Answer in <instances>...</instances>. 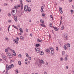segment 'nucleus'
<instances>
[{"label": "nucleus", "instance_id": "26", "mask_svg": "<svg viewBox=\"0 0 74 74\" xmlns=\"http://www.w3.org/2000/svg\"><path fill=\"white\" fill-rule=\"evenodd\" d=\"M46 52H50V51H49V49H46Z\"/></svg>", "mask_w": 74, "mask_h": 74}, {"label": "nucleus", "instance_id": "55", "mask_svg": "<svg viewBox=\"0 0 74 74\" xmlns=\"http://www.w3.org/2000/svg\"><path fill=\"white\" fill-rule=\"evenodd\" d=\"M26 31L27 32H28V29H26Z\"/></svg>", "mask_w": 74, "mask_h": 74}, {"label": "nucleus", "instance_id": "49", "mask_svg": "<svg viewBox=\"0 0 74 74\" xmlns=\"http://www.w3.org/2000/svg\"><path fill=\"white\" fill-rule=\"evenodd\" d=\"M22 34V33L20 32L19 33H18V35H19L20 36H21Z\"/></svg>", "mask_w": 74, "mask_h": 74}, {"label": "nucleus", "instance_id": "52", "mask_svg": "<svg viewBox=\"0 0 74 74\" xmlns=\"http://www.w3.org/2000/svg\"><path fill=\"white\" fill-rule=\"evenodd\" d=\"M5 74H8V71H6V72L5 73Z\"/></svg>", "mask_w": 74, "mask_h": 74}, {"label": "nucleus", "instance_id": "32", "mask_svg": "<svg viewBox=\"0 0 74 74\" xmlns=\"http://www.w3.org/2000/svg\"><path fill=\"white\" fill-rule=\"evenodd\" d=\"M64 37L65 40H67V36H64Z\"/></svg>", "mask_w": 74, "mask_h": 74}, {"label": "nucleus", "instance_id": "4", "mask_svg": "<svg viewBox=\"0 0 74 74\" xmlns=\"http://www.w3.org/2000/svg\"><path fill=\"white\" fill-rule=\"evenodd\" d=\"M35 50L36 52L37 53L39 52L40 51V49L39 48H37L35 49Z\"/></svg>", "mask_w": 74, "mask_h": 74}, {"label": "nucleus", "instance_id": "59", "mask_svg": "<svg viewBox=\"0 0 74 74\" xmlns=\"http://www.w3.org/2000/svg\"><path fill=\"white\" fill-rule=\"evenodd\" d=\"M8 16H11V14L9 13V15H8Z\"/></svg>", "mask_w": 74, "mask_h": 74}, {"label": "nucleus", "instance_id": "13", "mask_svg": "<svg viewBox=\"0 0 74 74\" xmlns=\"http://www.w3.org/2000/svg\"><path fill=\"white\" fill-rule=\"evenodd\" d=\"M13 41L14 42H15L16 44H18V41L16 40H13Z\"/></svg>", "mask_w": 74, "mask_h": 74}, {"label": "nucleus", "instance_id": "31", "mask_svg": "<svg viewBox=\"0 0 74 74\" xmlns=\"http://www.w3.org/2000/svg\"><path fill=\"white\" fill-rule=\"evenodd\" d=\"M60 60L61 61H62V60H63V58H61L60 59Z\"/></svg>", "mask_w": 74, "mask_h": 74}, {"label": "nucleus", "instance_id": "46", "mask_svg": "<svg viewBox=\"0 0 74 74\" xmlns=\"http://www.w3.org/2000/svg\"><path fill=\"white\" fill-rule=\"evenodd\" d=\"M42 16H45V14H44V13H43L42 14Z\"/></svg>", "mask_w": 74, "mask_h": 74}, {"label": "nucleus", "instance_id": "18", "mask_svg": "<svg viewBox=\"0 0 74 74\" xmlns=\"http://www.w3.org/2000/svg\"><path fill=\"white\" fill-rule=\"evenodd\" d=\"M16 40V41H18L19 40V38L18 37L16 38L15 40Z\"/></svg>", "mask_w": 74, "mask_h": 74}, {"label": "nucleus", "instance_id": "38", "mask_svg": "<svg viewBox=\"0 0 74 74\" xmlns=\"http://www.w3.org/2000/svg\"><path fill=\"white\" fill-rule=\"evenodd\" d=\"M10 25L8 27V31H9V29H10Z\"/></svg>", "mask_w": 74, "mask_h": 74}, {"label": "nucleus", "instance_id": "11", "mask_svg": "<svg viewBox=\"0 0 74 74\" xmlns=\"http://www.w3.org/2000/svg\"><path fill=\"white\" fill-rule=\"evenodd\" d=\"M14 19L16 22H18V20L17 19V18L16 16L14 17Z\"/></svg>", "mask_w": 74, "mask_h": 74}, {"label": "nucleus", "instance_id": "44", "mask_svg": "<svg viewBox=\"0 0 74 74\" xmlns=\"http://www.w3.org/2000/svg\"><path fill=\"white\" fill-rule=\"evenodd\" d=\"M37 41L38 42H40V39H37Z\"/></svg>", "mask_w": 74, "mask_h": 74}, {"label": "nucleus", "instance_id": "41", "mask_svg": "<svg viewBox=\"0 0 74 74\" xmlns=\"http://www.w3.org/2000/svg\"><path fill=\"white\" fill-rule=\"evenodd\" d=\"M64 60H67V57H65V58Z\"/></svg>", "mask_w": 74, "mask_h": 74}, {"label": "nucleus", "instance_id": "1", "mask_svg": "<svg viewBox=\"0 0 74 74\" xmlns=\"http://www.w3.org/2000/svg\"><path fill=\"white\" fill-rule=\"evenodd\" d=\"M7 56L9 58H12V56L11 55L10 53H7Z\"/></svg>", "mask_w": 74, "mask_h": 74}, {"label": "nucleus", "instance_id": "7", "mask_svg": "<svg viewBox=\"0 0 74 74\" xmlns=\"http://www.w3.org/2000/svg\"><path fill=\"white\" fill-rule=\"evenodd\" d=\"M2 57H3V59L6 61V59L7 58H6V56H4V55H2Z\"/></svg>", "mask_w": 74, "mask_h": 74}, {"label": "nucleus", "instance_id": "2", "mask_svg": "<svg viewBox=\"0 0 74 74\" xmlns=\"http://www.w3.org/2000/svg\"><path fill=\"white\" fill-rule=\"evenodd\" d=\"M28 8V6H27V5H26L24 7V10L26 11V12H27V9Z\"/></svg>", "mask_w": 74, "mask_h": 74}, {"label": "nucleus", "instance_id": "28", "mask_svg": "<svg viewBox=\"0 0 74 74\" xmlns=\"http://www.w3.org/2000/svg\"><path fill=\"white\" fill-rule=\"evenodd\" d=\"M67 47H70V45L69 44H67Z\"/></svg>", "mask_w": 74, "mask_h": 74}, {"label": "nucleus", "instance_id": "20", "mask_svg": "<svg viewBox=\"0 0 74 74\" xmlns=\"http://www.w3.org/2000/svg\"><path fill=\"white\" fill-rule=\"evenodd\" d=\"M12 26L13 27H14L15 28V29H18V28H17V27H16L14 25H12Z\"/></svg>", "mask_w": 74, "mask_h": 74}, {"label": "nucleus", "instance_id": "43", "mask_svg": "<svg viewBox=\"0 0 74 74\" xmlns=\"http://www.w3.org/2000/svg\"><path fill=\"white\" fill-rule=\"evenodd\" d=\"M26 55L27 57H28L29 56V54H28L26 53Z\"/></svg>", "mask_w": 74, "mask_h": 74}, {"label": "nucleus", "instance_id": "29", "mask_svg": "<svg viewBox=\"0 0 74 74\" xmlns=\"http://www.w3.org/2000/svg\"><path fill=\"white\" fill-rule=\"evenodd\" d=\"M61 30H63L64 29V26H62L61 27Z\"/></svg>", "mask_w": 74, "mask_h": 74}, {"label": "nucleus", "instance_id": "19", "mask_svg": "<svg viewBox=\"0 0 74 74\" xmlns=\"http://www.w3.org/2000/svg\"><path fill=\"white\" fill-rule=\"evenodd\" d=\"M40 25V26H42V27H46L45 25H44L43 24H41Z\"/></svg>", "mask_w": 74, "mask_h": 74}, {"label": "nucleus", "instance_id": "12", "mask_svg": "<svg viewBox=\"0 0 74 74\" xmlns=\"http://www.w3.org/2000/svg\"><path fill=\"white\" fill-rule=\"evenodd\" d=\"M13 52V55L14 56H16V53H15V51L14 50L12 51Z\"/></svg>", "mask_w": 74, "mask_h": 74}, {"label": "nucleus", "instance_id": "22", "mask_svg": "<svg viewBox=\"0 0 74 74\" xmlns=\"http://www.w3.org/2000/svg\"><path fill=\"white\" fill-rule=\"evenodd\" d=\"M20 31L21 32V33H23V30H22V28H20L19 29Z\"/></svg>", "mask_w": 74, "mask_h": 74}, {"label": "nucleus", "instance_id": "21", "mask_svg": "<svg viewBox=\"0 0 74 74\" xmlns=\"http://www.w3.org/2000/svg\"><path fill=\"white\" fill-rule=\"evenodd\" d=\"M14 8L15 9H17L18 8V6L16 5L14 7Z\"/></svg>", "mask_w": 74, "mask_h": 74}, {"label": "nucleus", "instance_id": "35", "mask_svg": "<svg viewBox=\"0 0 74 74\" xmlns=\"http://www.w3.org/2000/svg\"><path fill=\"white\" fill-rule=\"evenodd\" d=\"M14 62V60H12L10 61V63H12V62Z\"/></svg>", "mask_w": 74, "mask_h": 74}, {"label": "nucleus", "instance_id": "47", "mask_svg": "<svg viewBox=\"0 0 74 74\" xmlns=\"http://www.w3.org/2000/svg\"><path fill=\"white\" fill-rule=\"evenodd\" d=\"M50 27H52V24H50Z\"/></svg>", "mask_w": 74, "mask_h": 74}, {"label": "nucleus", "instance_id": "39", "mask_svg": "<svg viewBox=\"0 0 74 74\" xmlns=\"http://www.w3.org/2000/svg\"><path fill=\"white\" fill-rule=\"evenodd\" d=\"M12 11H16V12L17 11V10L16 9H14V10H13Z\"/></svg>", "mask_w": 74, "mask_h": 74}, {"label": "nucleus", "instance_id": "23", "mask_svg": "<svg viewBox=\"0 0 74 74\" xmlns=\"http://www.w3.org/2000/svg\"><path fill=\"white\" fill-rule=\"evenodd\" d=\"M18 64L19 65H20V66H21V62L20 61H18Z\"/></svg>", "mask_w": 74, "mask_h": 74}, {"label": "nucleus", "instance_id": "17", "mask_svg": "<svg viewBox=\"0 0 74 74\" xmlns=\"http://www.w3.org/2000/svg\"><path fill=\"white\" fill-rule=\"evenodd\" d=\"M20 38L21 40H24V38L22 36H21Z\"/></svg>", "mask_w": 74, "mask_h": 74}, {"label": "nucleus", "instance_id": "62", "mask_svg": "<svg viewBox=\"0 0 74 74\" xmlns=\"http://www.w3.org/2000/svg\"><path fill=\"white\" fill-rule=\"evenodd\" d=\"M62 55H64V52H63V51L62 52Z\"/></svg>", "mask_w": 74, "mask_h": 74}, {"label": "nucleus", "instance_id": "51", "mask_svg": "<svg viewBox=\"0 0 74 74\" xmlns=\"http://www.w3.org/2000/svg\"><path fill=\"white\" fill-rule=\"evenodd\" d=\"M21 6H23V4L22 3V2H21Z\"/></svg>", "mask_w": 74, "mask_h": 74}, {"label": "nucleus", "instance_id": "25", "mask_svg": "<svg viewBox=\"0 0 74 74\" xmlns=\"http://www.w3.org/2000/svg\"><path fill=\"white\" fill-rule=\"evenodd\" d=\"M36 46L37 47H40V44H36Z\"/></svg>", "mask_w": 74, "mask_h": 74}, {"label": "nucleus", "instance_id": "60", "mask_svg": "<svg viewBox=\"0 0 74 74\" xmlns=\"http://www.w3.org/2000/svg\"><path fill=\"white\" fill-rule=\"evenodd\" d=\"M17 6L18 7H21V5H19V4H18Z\"/></svg>", "mask_w": 74, "mask_h": 74}, {"label": "nucleus", "instance_id": "27", "mask_svg": "<svg viewBox=\"0 0 74 74\" xmlns=\"http://www.w3.org/2000/svg\"><path fill=\"white\" fill-rule=\"evenodd\" d=\"M64 49H65V50L67 49V47H66V46H64Z\"/></svg>", "mask_w": 74, "mask_h": 74}, {"label": "nucleus", "instance_id": "50", "mask_svg": "<svg viewBox=\"0 0 74 74\" xmlns=\"http://www.w3.org/2000/svg\"><path fill=\"white\" fill-rule=\"evenodd\" d=\"M71 12L72 13H73V10H71Z\"/></svg>", "mask_w": 74, "mask_h": 74}, {"label": "nucleus", "instance_id": "9", "mask_svg": "<svg viewBox=\"0 0 74 74\" xmlns=\"http://www.w3.org/2000/svg\"><path fill=\"white\" fill-rule=\"evenodd\" d=\"M52 27L56 31H58V29H57V27H54L53 26Z\"/></svg>", "mask_w": 74, "mask_h": 74}, {"label": "nucleus", "instance_id": "37", "mask_svg": "<svg viewBox=\"0 0 74 74\" xmlns=\"http://www.w3.org/2000/svg\"><path fill=\"white\" fill-rule=\"evenodd\" d=\"M10 66H11V67H14V64H11Z\"/></svg>", "mask_w": 74, "mask_h": 74}, {"label": "nucleus", "instance_id": "54", "mask_svg": "<svg viewBox=\"0 0 74 74\" xmlns=\"http://www.w3.org/2000/svg\"><path fill=\"white\" fill-rule=\"evenodd\" d=\"M28 58H29V60H31V57H29Z\"/></svg>", "mask_w": 74, "mask_h": 74}, {"label": "nucleus", "instance_id": "34", "mask_svg": "<svg viewBox=\"0 0 74 74\" xmlns=\"http://www.w3.org/2000/svg\"><path fill=\"white\" fill-rule=\"evenodd\" d=\"M26 1L27 2H28V3H30L31 1H29V0H26Z\"/></svg>", "mask_w": 74, "mask_h": 74}, {"label": "nucleus", "instance_id": "36", "mask_svg": "<svg viewBox=\"0 0 74 74\" xmlns=\"http://www.w3.org/2000/svg\"><path fill=\"white\" fill-rule=\"evenodd\" d=\"M8 49H10V50H11V51H12V49H11L10 48V47H8Z\"/></svg>", "mask_w": 74, "mask_h": 74}, {"label": "nucleus", "instance_id": "33", "mask_svg": "<svg viewBox=\"0 0 74 74\" xmlns=\"http://www.w3.org/2000/svg\"><path fill=\"white\" fill-rule=\"evenodd\" d=\"M15 71H16V74H18V69H16Z\"/></svg>", "mask_w": 74, "mask_h": 74}, {"label": "nucleus", "instance_id": "6", "mask_svg": "<svg viewBox=\"0 0 74 74\" xmlns=\"http://www.w3.org/2000/svg\"><path fill=\"white\" fill-rule=\"evenodd\" d=\"M60 12L61 14H63V11H62V8H59Z\"/></svg>", "mask_w": 74, "mask_h": 74}, {"label": "nucleus", "instance_id": "53", "mask_svg": "<svg viewBox=\"0 0 74 74\" xmlns=\"http://www.w3.org/2000/svg\"><path fill=\"white\" fill-rule=\"evenodd\" d=\"M62 24V21H60V25H61V24Z\"/></svg>", "mask_w": 74, "mask_h": 74}, {"label": "nucleus", "instance_id": "16", "mask_svg": "<svg viewBox=\"0 0 74 74\" xmlns=\"http://www.w3.org/2000/svg\"><path fill=\"white\" fill-rule=\"evenodd\" d=\"M51 55H53L54 54V53H53V51L52 50L51 52Z\"/></svg>", "mask_w": 74, "mask_h": 74}, {"label": "nucleus", "instance_id": "48", "mask_svg": "<svg viewBox=\"0 0 74 74\" xmlns=\"http://www.w3.org/2000/svg\"><path fill=\"white\" fill-rule=\"evenodd\" d=\"M56 49L57 51H58L59 50V48H58V47H56Z\"/></svg>", "mask_w": 74, "mask_h": 74}, {"label": "nucleus", "instance_id": "14", "mask_svg": "<svg viewBox=\"0 0 74 74\" xmlns=\"http://www.w3.org/2000/svg\"><path fill=\"white\" fill-rule=\"evenodd\" d=\"M9 70V68H8V65H6V70L7 71H8Z\"/></svg>", "mask_w": 74, "mask_h": 74}, {"label": "nucleus", "instance_id": "64", "mask_svg": "<svg viewBox=\"0 0 74 74\" xmlns=\"http://www.w3.org/2000/svg\"><path fill=\"white\" fill-rule=\"evenodd\" d=\"M44 74H47V72H45Z\"/></svg>", "mask_w": 74, "mask_h": 74}, {"label": "nucleus", "instance_id": "30", "mask_svg": "<svg viewBox=\"0 0 74 74\" xmlns=\"http://www.w3.org/2000/svg\"><path fill=\"white\" fill-rule=\"evenodd\" d=\"M8 67L9 68V69H11V65H9V66H8Z\"/></svg>", "mask_w": 74, "mask_h": 74}, {"label": "nucleus", "instance_id": "3", "mask_svg": "<svg viewBox=\"0 0 74 74\" xmlns=\"http://www.w3.org/2000/svg\"><path fill=\"white\" fill-rule=\"evenodd\" d=\"M12 13L13 16H14V15L16 14V11H14V10H12Z\"/></svg>", "mask_w": 74, "mask_h": 74}, {"label": "nucleus", "instance_id": "56", "mask_svg": "<svg viewBox=\"0 0 74 74\" xmlns=\"http://www.w3.org/2000/svg\"><path fill=\"white\" fill-rule=\"evenodd\" d=\"M22 9H23V6L22 5L21 6V9L22 10Z\"/></svg>", "mask_w": 74, "mask_h": 74}, {"label": "nucleus", "instance_id": "40", "mask_svg": "<svg viewBox=\"0 0 74 74\" xmlns=\"http://www.w3.org/2000/svg\"><path fill=\"white\" fill-rule=\"evenodd\" d=\"M18 57H19L20 58H21L22 57V55L21 54H19L18 55Z\"/></svg>", "mask_w": 74, "mask_h": 74}, {"label": "nucleus", "instance_id": "8", "mask_svg": "<svg viewBox=\"0 0 74 74\" xmlns=\"http://www.w3.org/2000/svg\"><path fill=\"white\" fill-rule=\"evenodd\" d=\"M41 9L40 10V11L42 12H44V11H43V9H44V7L42 6H41Z\"/></svg>", "mask_w": 74, "mask_h": 74}, {"label": "nucleus", "instance_id": "61", "mask_svg": "<svg viewBox=\"0 0 74 74\" xmlns=\"http://www.w3.org/2000/svg\"><path fill=\"white\" fill-rule=\"evenodd\" d=\"M28 60L26 58V59H25V61H26V62H27V61Z\"/></svg>", "mask_w": 74, "mask_h": 74}, {"label": "nucleus", "instance_id": "45", "mask_svg": "<svg viewBox=\"0 0 74 74\" xmlns=\"http://www.w3.org/2000/svg\"><path fill=\"white\" fill-rule=\"evenodd\" d=\"M8 22H10V23L11 22V20H8Z\"/></svg>", "mask_w": 74, "mask_h": 74}, {"label": "nucleus", "instance_id": "57", "mask_svg": "<svg viewBox=\"0 0 74 74\" xmlns=\"http://www.w3.org/2000/svg\"><path fill=\"white\" fill-rule=\"evenodd\" d=\"M39 42H42V41L41 40H40Z\"/></svg>", "mask_w": 74, "mask_h": 74}, {"label": "nucleus", "instance_id": "15", "mask_svg": "<svg viewBox=\"0 0 74 74\" xmlns=\"http://www.w3.org/2000/svg\"><path fill=\"white\" fill-rule=\"evenodd\" d=\"M40 54L41 55H44V52L42 51H41L40 52Z\"/></svg>", "mask_w": 74, "mask_h": 74}, {"label": "nucleus", "instance_id": "58", "mask_svg": "<svg viewBox=\"0 0 74 74\" xmlns=\"http://www.w3.org/2000/svg\"><path fill=\"white\" fill-rule=\"evenodd\" d=\"M25 64H27V62H25Z\"/></svg>", "mask_w": 74, "mask_h": 74}, {"label": "nucleus", "instance_id": "5", "mask_svg": "<svg viewBox=\"0 0 74 74\" xmlns=\"http://www.w3.org/2000/svg\"><path fill=\"white\" fill-rule=\"evenodd\" d=\"M39 62L40 63H42V64H44V61H43V60H39Z\"/></svg>", "mask_w": 74, "mask_h": 74}, {"label": "nucleus", "instance_id": "63", "mask_svg": "<svg viewBox=\"0 0 74 74\" xmlns=\"http://www.w3.org/2000/svg\"><path fill=\"white\" fill-rule=\"evenodd\" d=\"M50 18H52H52H53V17H52V15H50Z\"/></svg>", "mask_w": 74, "mask_h": 74}, {"label": "nucleus", "instance_id": "24", "mask_svg": "<svg viewBox=\"0 0 74 74\" xmlns=\"http://www.w3.org/2000/svg\"><path fill=\"white\" fill-rule=\"evenodd\" d=\"M40 22L42 23L43 24H44V21H42V19L40 20Z\"/></svg>", "mask_w": 74, "mask_h": 74}, {"label": "nucleus", "instance_id": "42", "mask_svg": "<svg viewBox=\"0 0 74 74\" xmlns=\"http://www.w3.org/2000/svg\"><path fill=\"white\" fill-rule=\"evenodd\" d=\"M5 52H7L8 50H7V49H5Z\"/></svg>", "mask_w": 74, "mask_h": 74}, {"label": "nucleus", "instance_id": "10", "mask_svg": "<svg viewBox=\"0 0 74 74\" xmlns=\"http://www.w3.org/2000/svg\"><path fill=\"white\" fill-rule=\"evenodd\" d=\"M27 11H28L29 12H30V11H31V9L29 7L27 9Z\"/></svg>", "mask_w": 74, "mask_h": 74}]
</instances>
